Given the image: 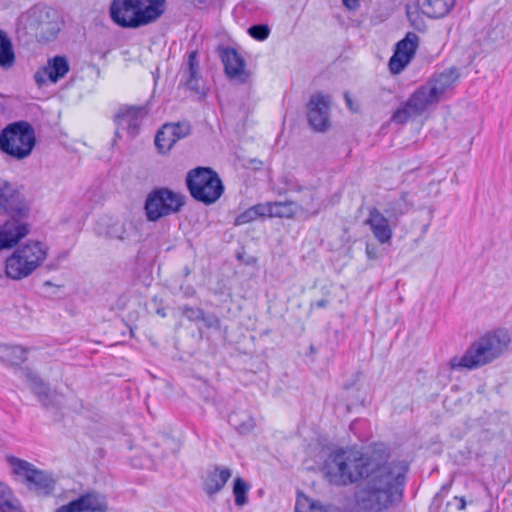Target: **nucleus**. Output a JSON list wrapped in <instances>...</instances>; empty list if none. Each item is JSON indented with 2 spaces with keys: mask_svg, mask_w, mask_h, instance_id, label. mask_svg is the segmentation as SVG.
Segmentation results:
<instances>
[{
  "mask_svg": "<svg viewBox=\"0 0 512 512\" xmlns=\"http://www.w3.org/2000/svg\"><path fill=\"white\" fill-rule=\"evenodd\" d=\"M407 465L389 460L384 445H376L365 454L336 451L325 463V474L331 484L345 486L366 478L354 494L355 509L380 512L402 500Z\"/></svg>",
  "mask_w": 512,
  "mask_h": 512,
  "instance_id": "nucleus-1",
  "label": "nucleus"
},
{
  "mask_svg": "<svg viewBox=\"0 0 512 512\" xmlns=\"http://www.w3.org/2000/svg\"><path fill=\"white\" fill-rule=\"evenodd\" d=\"M512 338L505 328L487 331L476 339L461 356L453 357L449 365L453 370H474L500 358L509 350Z\"/></svg>",
  "mask_w": 512,
  "mask_h": 512,
  "instance_id": "nucleus-2",
  "label": "nucleus"
},
{
  "mask_svg": "<svg viewBox=\"0 0 512 512\" xmlns=\"http://www.w3.org/2000/svg\"><path fill=\"white\" fill-rule=\"evenodd\" d=\"M110 16L123 28H138L157 20L165 10L164 0H113Z\"/></svg>",
  "mask_w": 512,
  "mask_h": 512,
  "instance_id": "nucleus-3",
  "label": "nucleus"
},
{
  "mask_svg": "<svg viewBox=\"0 0 512 512\" xmlns=\"http://www.w3.org/2000/svg\"><path fill=\"white\" fill-rule=\"evenodd\" d=\"M36 144L34 128L25 121L14 122L0 132V149L9 156L27 158Z\"/></svg>",
  "mask_w": 512,
  "mask_h": 512,
  "instance_id": "nucleus-4",
  "label": "nucleus"
},
{
  "mask_svg": "<svg viewBox=\"0 0 512 512\" xmlns=\"http://www.w3.org/2000/svg\"><path fill=\"white\" fill-rule=\"evenodd\" d=\"M186 184L191 196L204 204L216 202L224 191L217 173L207 167H197L189 171Z\"/></svg>",
  "mask_w": 512,
  "mask_h": 512,
  "instance_id": "nucleus-5",
  "label": "nucleus"
},
{
  "mask_svg": "<svg viewBox=\"0 0 512 512\" xmlns=\"http://www.w3.org/2000/svg\"><path fill=\"white\" fill-rule=\"evenodd\" d=\"M11 473L20 480L29 490L38 495H49L55 489V479L53 476L41 469L36 468L32 463L14 457L6 458Z\"/></svg>",
  "mask_w": 512,
  "mask_h": 512,
  "instance_id": "nucleus-6",
  "label": "nucleus"
},
{
  "mask_svg": "<svg viewBox=\"0 0 512 512\" xmlns=\"http://www.w3.org/2000/svg\"><path fill=\"white\" fill-rule=\"evenodd\" d=\"M185 197L168 188H159L151 191L145 200L144 210L146 218L155 222L163 217L175 214L181 210Z\"/></svg>",
  "mask_w": 512,
  "mask_h": 512,
  "instance_id": "nucleus-7",
  "label": "nucleus"
},
{
  "mask_svg": "<svg viewBox=\"0 0 512 512\" xmlns=\"http://www.w3.org/2000/svg\"><path fill=\"white\" fill-rule=\"evenodd\" d=\"M18 24L27 33L44 40L52 39L60 30L56 13L39 7H34L22 14Z\"/></svg>",
  "mask_w": 512,
  "mask_h": 512,
  "instance_id": "nucleus-8",
  "label": "nucleus"
},
{
  "mask_svg": "<svg viewBox=\"0 0 512 512\" xmlns=\"http://www.w3.org/2000/svg\"><path fill=\"white\" fill-rule=\"evenodd\" d=\"M438 102L439 100L430 90V86L424 84L393 113L391 121L403 125L410 119L422 115Z\"/></svg>",
  "mask_w": 512,
  "mask_h": 512,
  "instance_id": "nucleus-9",
  "label": "nucleus"
},
{
  "mask_svg": "<svg viewBox=\"0 0 512 512\" xmlns=\"http://www.w3.org/2000/svg\"><path fill=\"white\" fill-rule=\"evenodd\" d=\"M31 212V199L23 190L0 177V214L28 218Z\"/></svg>",
  "mask_w": 512,
  "mask_h": 512,
  "instance_id": "nucleus-10",
  "label": "nucleus"
},
{
  "mask_svg": "<svg viewBox=\"0 0 512 512\" xmlns=\"http://www.w3.org/2000/svg\"><path fill=\"white\" fill-rule=\"evenodd\" d=\"M108 502L105 495L89 490L68 504L58 507L55 512H107Z\"/></svg>",
  "mask_w": 512,
  "mask_h": 512,
  "instance_id": "nucleus-11",
  "label": "nucleus"
},
{
  "mask_svg": "<svg viewBox=\"0 0 512 512\" xmlns=\"http://www.w3.org/2000/svg\"><path fill=\"white\" fill-rule=\"evenodd\" d=\"M190 125L187 122L165 124L155 137V145L159 153L166 154L177 141L190 134Z\"/></svg>",
  "mask_w": 512,
  "mask_h": 512,
  "instance_id": "nucleus-12",
  "label": "nucleus"
},
{
  "mask_svg": "<svg viewBox=\"0 0 512 512\" xmlns=\"http://www.w3.org/2000/svg\"><path fill=\"white\" fill-rule=\"evenodd\" d=\"M330 99L320 93L313 95L307 105L309 124L317 131H325L330 126Z\"/></svg>",
  "mask_w": 512,
  "mask_h": 512,
  "instance_id": "nucleus-13",
  "label": "nucleus"
},
{
  "mask_svg": "<svg viewBox=\"0 0 512 512\" xmlns=\"http://www.w3.org/2000/svg\"><path fill=\"white\" fill-rule=\"evenodd\" d=\"M106 236L125 245H132L140 241L141 232L132 219L121 218L108 225Z\"/></svg>",
  "mask_w": 512,
  "mask_h": 512,
  "instance_id": "nucleus-14",
  "label": "nucleus"
},
{
  "mask_svg": "<svg viewBox=\"0 0 512 512\" xmlns=\"http://www.w3.org/2000/svg\"><path fill=\"white\" fill-rule=\"evenodd\" d=\"M70 66L64 56H55L48 59L45 66L34 74V79L39 86L47 82L56 83L69 72Z\"/></svg>",
  "mask_w": 512,
  "mask_h": 512,
  "instance_id": "nucleus-15",
  "label": "nucleus"
},
{
  "mask_svg": "<svg viewBox=\"0 0 512 512\" xmlns=\"http://www.w3.org/2000/svg\"><path fill=\"white\" fill-rule=\"evenodd\" d=\"M147 111L144 107L124 106L119 108L115 115V123L117 126L116 133L121 130L126 131L129 135L137 134L139 126Z\"/></svg>",
  "mask_w": 512,
  "mask_h": 512,
  "instance_id": "nucleus-16",
  "label": "nucleus"
},
{
  "mask_svg": "<svg viewBox=\"0 0 512 512\" xmlns=\"http://www.w3.org/2000/svg\"><path fill=\"white\" fill-rule=\"evenodd\" d=\"M23 219L11 216L0 226V250L13 247L29 233V225Z\"/></svg>",
  "mask_w": 512,
  "mask_h": 512,
  "instance_id": "nucleus-17",
  "label": "nucleus"
},
{
  "mask_svg": "<svg viewBox=\"0 0 512 512\" xmlns=\"http://www.w3.org/2000/svg\"><path fill=\"white\" fill-rule=\"evenodd\" d=\"M180 83L200 96L206 95V88L200 75L199 61L195 51L190 52L188 55L187 62L182 69V79Z\"/></svg>",
  "mask_w": 512,
  "mask_h": 512,
  "instance_id": "nucleus-18",
  "label": "nucleus"
},
{
  "mask_svg": "<svg viewBox=\"0 0 512 512\" xmlns=\"http://www.w3.org/2000/svg\"><path fill=\"white\" fill-rule=\"evenodd\" d=\"M221 59L224 65L226 75L245 83L248 81L250 74L245 69V60L234 49H224L221 53Z\"/></svg>",
  "mask_w": 512,
  "mask_h": 512,
  "instance_id": "nucleus-19",
  "label": "nucleus"
},
{
  "mask_svg": "<svg viewBox=\"0 0 512 512\" xmlns=\"http://www.w3.org/2000/svg\"><path fill=\"white\" fill-rule=\"evenodd\" d=\"M366 224L369 225L379 243L386 244L391 241L392 228L389 225V220L379 210H370Z\"/></svg>",
  "mask_w": 512,
  "mask_h": 512,
  "instance_id": "nucleus-20",
  "label": "nucleus"
},
{
  "mask_svg": "<svg viewBox=\"0 0 512 512\" xmlns=\"http://www.w3.org/2000/svg\"><path fill=\"white\" fill-rule=\"evenodd\" d=\"M37 270L47 259L48 247L39 241H29L14 250Z\"/></svg>",
  "mask_w": 512,
  "mask_h": 512,
  "instance_id": "nucleus-21",
  "label": "nucleus"
},
{
  "mask_svg": "<svg viewBox=\"0 0 512 512\" xmlns=\"http://www.w3.org/2000/svg\"><path fill=\"white\" fill-rule=\"evenodd\" d=\"M14 251L5 261V274L14 281L28 278L36 269Z\"/></svg>",
  "mask_w": 512,
  "mask_h": 512,
  "instance_id": "nucleus-22",
  "label": "nucleus"
},
{
  "mask_svg": "<svg viewBox=\"0 0 512 512\" xmlns=\"http://www.w3.org/2000/svg\"><path fill=\"white\" fill-rule=\"evenodd\" d=\"M231 476V469L222 466H215L206 474L203 483L204 491L210 496L220 492Z\"/></svg>",
  "mask_w": 512,
  "mask_h": 512,
  "instance_id": "nucleus-23",
  "label": "nucleus"
},
{
  "mask_svg": "<svg viewBox=\"0 0 512 512\" xmlns=\"http://www.w3.org/2000/svg\"><path fill=\"white\" fill-rule=\"evenodd\" d=\"M458 79L457 70L454 68L448 69L439 75L434 76L431 80L425 83L430 86V90L437 97L438 100L452 87Z\"/></svg>",
  "mask_w": 512,
  "mask_h": 512,
  "instance_id": "nucleus-24",
  "label": "nucleus"
},
{
  "mask_svg": "<svg viewBox=\"0 0 512 512\" xmlns=\"http://www.w3.org/2000/svg\"><path fill=\"white\" fill-rule=\"evenodd\" d=\"M455 0H417L421 12L431 18L444 17L454 6Z\"/></svg>",
  "mask_w": 512,
  "mask_h": 512,
  "instance_id": "nucleus-25",
  "label": "nucleus"
},
{
  "mask_svg": "<svg viewBox=\"0 0 512 512\" xmlns=\"http://www.w3.org/2000/svg\"><path fill=\"white\" fill-rule=\"evenodd\" d=\"M229 423L240 433L248 434L254 430L256 421L248 410H235L229 416Z\"/></svg>",
  "mask_w": 512,
  "mask_h": 512,
  "instance_id": "nucleus-26",
  "label": "nucleus"
},
{
  "mask_svg": "<svg viewBox=\"0 0 512 512\" xmlns=\"http://www.w3.org/2000/svg\"><path fill=\"white\" fill-rule=\"evenodd\" d=\"M0 512H23L20 501L12 489L0 481Z\"/></svg>",
  "mask_w": 512,
  "mask_h": 512,
  "instance_id": "nucleus-27",
  "label": "nucleus"
},
{
  "mask_svg": "<svg viewBox=\"0 0 512 512\" xmlns=\"http://www.w3.org/2000/svg\"><path fill=\"white\" fill-rule=\"evenodd\" d=\"M268 217L293 218L301 214L302 209L294 202H275L268 203Z\"/></svg>",
  "mask_w": 512,
  "mask_h": 512,
  "instance_id": "nucleus-28",
  "label": "nucleus"
},
{
  "mask_svg": "<svg viewBox=\"0 0 512 512\" xmlns=\"http://www.w3.org/2000/svg\"><path fill=\"white\" fill-rule=\"evenodd\" d=\"M26 360V350L21 346L0 345V361L17 365Z\"/></svg>",
  "mask_w": 512,
  "mask_h": 512,
  "instance_id": "nucleus-29",
  "label": "nucleus"
},
{
  "mask_svg": "<svg viewBox=\"0 0 512 512\" xmlns=\"http://www.w3.org/2000/svg\"><path fill=\"white\" fill-rule=\"evenodd\" d=\"M270 213L269 211V204L268 203H262L254 205L241 214H239L235 219V225L240 226L247 223H250L259 217H266Z\"/></svg>",
  "mask_w": 512,
  "mask_h": 512,
  "instance_id": "nucleus-30",
  "label": "nucleus"
},
{
  "mask_svg": "<svg viewBox=\"0 0 512 512\" xmlns=\"http://www.w3.org/2000/svg\"><path fill=\"white\" fill-rule=\"evenodd\" d=\"M418 44L419 37L415 33L409 32L404 39L396 44L395 51L404 57L406 56L411 62L415 55Z\"/></svg>",
  "mask_w": 512,
  "mask_h": 512,
  "instance_id": "nucleus-31",
  "label": "nucleus"
},
{
  "mask_svg": "<svg viewBox=\"0 0 512 512\" xmlns=\"http://www.w3.org/2000/svg\"><path fill=\"white\" fill-rule=\"evenodd\" d=\"M418 44L419 37L415 33L409 32L404 39L396 44L395 51L404 57L406 56L411 62L415 55Z\"/></svg>",
  "mask_w": 512,
  "mask_h": 512,
  "instance_id": "nucleus-32",
  "label": "nucleus"
},
{
  "mask_svg": "<svg viewBox=\"0 0 512 512\" xmlns=\"http://www.w3.org/2000/svg\"><path fill=\"white\" fill-rule=\"evenodd\" d=\"M15 61L12 44L7 34L0 30V67L9 68Z\"/></svg>",
  "mask_w": 512,
  "mask_h": 512,
  "instance_id": "nucleus-33",
  "label": "nucleus"
},
{
  "mask_svg": "<svg viewBox=\"0 0 512 512\" xmlns=\"http://www.w3.org/2000/svg\"><path fill=\"white\" fill-rule=\"evenodd\" d=\"M27 380L33 392L44 405L50 404L51 392L47 385L36 375L27 374Z\"/></svg>",
  "mask_w": 512,
  "mask_h": 512,
  "instance_id": "nucleus-34",
  "label": "nucleus"
},
{
  "mask_svg": "<svg viewBox=\"0 0 512 512\" xmlns=\"http://www.w3.org/2000/svg\"><path fill=\"white\" fill-rule=\"evenodd\" d=\"M249 485L248 483L241 477H237L234 480L233 485V495L235 499V504L238 507H243L248 502V492H249Z\"/></svg>",
  "mask_w": 512,
  "mask_h": 512,
  "instance_id": "nucleus-35",
  "label": "nucleus"
},
{
  "mask_svg": "<svg viewBox=\"0 0 512 512\" xmlns=\"http://www.w3.org/2000/svg\"><path fill=\"white\" fill-rule=\"evenodd\" d=\"M295 509L296 512H328V506L324 507L304 495L298 496Z\"/></svg>",
  "mask_w": 512,
  "mask_h": 512,
  "instance_id": "nucleus-36",
  "label": "nucleus"
},
{
  "mask_svg": "<svg viewBox=\"0 0 512 512\" xmlns=\"http://www.w3.org/2000/svg\"><path fill=\"white\" fill-rule=\"evenodd\" d=\"M408 211V204L404 197H400L388 203L385 213L389 218H398Z\"/></svg>",
  "mask_w": 512,
  "mask_h": 512,
  "instance_id": "nucleus-37",
  "label": "nucleus"
},
{
  "mask_svg": "<svg viewBox=\"0 0 512 512\" xmlns=\"http://www.w3.org/2000/svg\"><path fill=\"white\" fill-rule=\"evenodd\" d=\"M409 63L410 61L406 56L404 57L394 51V54L389 60V70L392 74L397 75L401 73Z\"/></svg>",
  "mask_w": 512,
  "mask_h": 512,
  "instance_id": "nucleus-38",
  "label": "nucleus"
},
{
  "mask_svg": "<svg viewBox=\"0 0 512 512\" xmlns=\"http://www.w3.org/2000/svg\"><path fill=\"white\" fill-rule=\"evenodd\" d=\"M269 32L270 30L266 25H254L248 29L250 36L259 41H263L268 38Z\"/></svg>",
  "mask_w": 512,
  "mask_h": 512,
  "instance_id": "nucleus-39",
  "label": "nucleus"
},
{
  "mask_svg": "<svg viewBox=\"0 0 512 512\" xmlns=\"http://www.w3.org/2000/svg\"><path fill=\"white\" fill-rule=\"evenodd\" d=\"M182 313L190 321H200V319H204V312L200 308L184 306Z\"/></svg>",
  "mask_w": 512,
  "mask_h": 512,
  "instance_id": "nucleus-40",
  "label": "nucleus"
},
{
  "mask_svg": "<svg viewBox=\"0 0 512 512\" xmlns=\"http://www.w3.org/2000/svg\"><path fill=\"white\" fill-rule=\"evenodd\" d=\"M61 287L62 285L54 284L51 281H45L43 283V289L47 295H55Z\"/></svg>",
  "mask_w": 512,
  "mask_h": 512,
  "instance_id": "nucleus-41",
  "label": "nucleus"
},
{
  "mask_svg": "<svg viewBox=\"0 0 512 512\" xmlns=\"http://www.w3.org/2000/svg\"><path fill=\"white\" fill-rule=\"evenodd\" d=\"M200 321H203L205 326L208 328L219 326V319L213 315H210V316L204 315V319H200Z\"/></svg>",
  "mask_w": 512,
  "mask_h": 512,
  "instance_id": "nucleus-42",
  "label": "nucleus"
},
{
  "mask_svg": "<svg viewBox=\"0 0 512 512\" xmlns=\"http://www.w3.org/2000/svg\"><path fill=\"white\" fill-rule=\"evenodd\" d=\"M342 2L348 9H356L359 5L358 0H342Z\"/></svg>",
  "mask_w": 512,
  "mask_h": 512,
  "instance_id": "nucleus-43",
  "label": "nucleus"
},
{
  "mask_svg": "<svg viewBox=\"0 0 512 512\" xmlns=\"http://www.w3.org/2000/svg\"><path fill=\"white\" fill-rule=\"evenodd\" d=\"M455 504L459 510H463L466 507V502L463 497H455L454 498Z\"/></svg>",
  "mask_w": 512,
  "mask_h": 512,
  "instance_id": "nucleus-44",
  "label": "nucleus"
},
{
  "mask_svg": "<svg viewBox=\"0 0 512 512\" xmlns=\"http://www.w3.org/2000/svg\"><path fill=\"white\" fill-rule=\"evenodd\" d=\"M366 254L370 259H375L377 257L376 249L370 245L366 246Z\"/></svg>",
  "mask_w": 512,
  "mask_h": 512,
  "instance_id": "nucleus-45",
  "label": "nucleus"
},
{
  "mask_svg": "<svg viewBox=\"0 0 512 512\" xmlns=\"http://www.w3.org/2000/svg\"><path fill=\"white\" fill-rule=\"evenodd\" d=\"M326 305H327V300H325V299H321V300L315 302V304H314V306L317 308H324V307H326Z\"/></svg>",
  "mask_w": 512,
  "mask_h": 512,
  "instance_id": "nucleus-46",
  "label": "nucleus"
},
{
  "mask_svg": "<svg viewBox=\"0 0 512 512\" xmlns=\"http://www.w3.org/2000/svg\"><path fill=\"white\" fill-rule=\"evenodd\" d=\"M194 5L203 6L207 4V0H193Z\"/></svg>",
  "mask_w": 512,
  "mask_h": 512,
  "instance_id": "nucleus-47",
  "label": "nucleus"
},
{
  "mask_svg": "<svg viewBox=\"0 0 512 512\" xmlns=\"http://www.w3.org/2000/svg\"><path fill=\"white\" fill-rule=\"evenodd\" d=\"M328 512H343L340 508L335 506H328Z\"/></svg>",
  "mask_w": 512,
  "mask_h": 512,
  "instance_id": "nucleus-48",
  "label": "nucleus"
}]
</instances>
